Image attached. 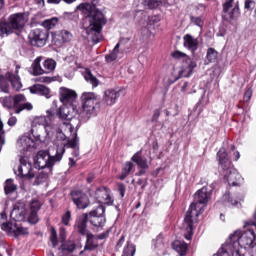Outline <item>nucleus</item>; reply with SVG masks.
<instances>
[{"mask_svg":"<svg viewBox=\"0 0 256 256\" xmlns=\"http://www.w3.org/2000/svg\"><path fill=\"white\" fill-rule=\"evenodd\" d=\"M207 59L210 63L217 60V51L213 48H209L207 51Z\"/></svg>","mask_w":256,"mask_h":256,"instance_id":"79ce46f5","label":"nucleus"},{"mask_svg":"<svg viewBox=\"0 0 256 256\" xmlns=\"http://www.w3.org/2000/svg\"><path fill=\"white\" fill-rule=\"evenodd\" d=\"M8 125L10 127H14V125H17V118L15 116H12L8 119Z\"/></svg>","mask_w":256,"mask_h":256,"instance_id":"bf43d9fd","label":"nucleus"},{"mask_svg":"<svg viewBox=\"0 0 256 256\" xmlns=\"http://www.w3.org/2000/svg\"><path fill=\"white\" fill-rule=\"evenodd\" d=\"M58 22L59 20L57 18H51L43 22V27H45L48 30L53 29V27H55V25H57Z\"/></svg>","mask_w":256,"mask_h":256,"instance_id":"58836bf2","label":"nucleus"},{"mask_svg":"<svg viewBox=\"0 0 256 256\" xmlns=\"http://www.w3.org/2000/svg\"><path fill=\"white\" fill-rule=\"evenodd\" d=\"M218 161L220 164V167L222 169V174L224 175V178L228 182L229 185L232 187H239L241 185L243 178L241 177V174L237 172L235 168H233V165L231 164V160H229V156L227 155V151L225 148H220V150L217 153Z\"/></svg>","mask_w":256,"mask_h":256,"instance_id":"39448f33","label":"nucleus"},{"mask_svg":"<svg viewBox=\"0 0 256 256\" xmlns=\"http://www.w3.org/2000/svg\"><path fill=\"white\" fill-rule=\"evenodd\" d=\"M93 6L89 3H82L76 7L78 11H82L88 17L89 26L86 29L87 35L91 36L93 43H99V35L103 25L107 23L103 12L95 7L99 0H91Z\"/></svg>","mask_w":256,"mask_h":256,"instance_id":"7ed1b4c3","label":"nucleus"},{"mask_svg":"<svg viewBox=\"0 0 256 256\" xmlns=\"http://www.w3.org/2000/svg\"><path fill=\"white\" fill-rule=\"evenodd\" d=\"M131 161L136 163V165H138L140 169H149V163L147 162L146 158H143V156H141V151L136 152L132 156Z\"/></svg>","mask_w":256,"mask_h":256,"instance_id":"c85d7f7f","label":"nucleus"},{"mask_svg":"<svg viewBox=\"0 0 256 256\" xmlns=\"http://www.w3.org/2000/svg\"><path fill=\"white\" fill-rule=\"evenodd\" d=\"M28 221H29V223H32V225H35L36 223H39V216H37V211L30 210Z\"/></svg>","mask_w":256,"mask_h":256,"instance_id":"37998d69","label":"nucleus"},{"mask_svg":"<svg viewBox=\"0 0 256 256\" xmlns=\"http://www.w3.org/2000/svg\"><path fill=\"white\" fill-rule=\"evenodd\" d=\"M62 141L61 146L63 147L64 151H65V147L67 149H72V155L73 157H79V138H77V136H75L72 140L67 138V135H65V139L64 140H60Z\"/></svg>","mask_w":256,"mask_h":256,"instance_id":"dca6fc26","label":"nucleus"},{"mask_svg":"<svg viewBox=\"0 0 256 256\" xmlns=\"http://www.w3.org/2000/svg\"><path fill=\"white\" fill-rule=\"evenodd\" d=\"M86 244L84 247L85 251H93V249H97L99 247V243L97 242V237L91 233L86 234Z\"/></svg>","mask_w":256,"mask_h":256,"instance_id":"cd10ccee","label":"nucleus"},{"mask_svg":"<svg viewBox=\"0 0 256 256\" xmlns=\"http://www.w3.org/2000/svg\"><path fill=\"white\" fill-rule=\"evenodd\" d=\"M184 47L195 53L199 49V40L193 37L191 34H186L183 37Z\"/></svg>","mask_w":256,"mask_h":256,"instance_id":"412c9836","label":"nucleus"},{"mask_svg":"<svg viewBox=\"0 0 256 256\" xmlns=\"http://www.w3.org/2000/svg\"><path fill=\"white\" fill-rule=\"evenodd\" d=\"M67 251L73 252L75 251V242H70L67 244Z\"/></svg>","mask_w":256,"mask_h":256,"instance_id":"0e129e2a","label":"nucleus"},{"mask_svg":"<svg viewBox=\"0 0 256 256\" xmlns=\"http://www.w3.org/2000/svg\"><path fill=\"white\" fill-rule=\"evenodd\" d=\"M25 215H27V210L24 206L15 205L10 213L11 219L14 221H24Z\"/></svg>","mask_w":256,"mask_h":256,"instance_id":"5701e85b","label":"nucleus"},{"mask_svg":"<svg viewBox=\"0 0 256 256\" xmlns=\"http://www.w3.org/2000/svg\"><path fill=\"white\" fill-rule=\"evenodd\" d=\"M210 199L211 192L207 190V186L199 189L194 194V201L192 202L189 210L186 213L183 224V227L186 231L184 237L185 239H187V241H190L191 237H193V225L197 223V218L199 217V215H201V213L205 211V206L203 205H207Z\"/></svg>","mask_w":256,"mask_h":256,"instance_id":"f03ea898","label":"nucleus"},{"mask_svg":"<svg viewBox=\"0 0 256 256\" xmlns=\"http://www.w3.org/2000/svg\"><path fill=\"white\" fill-rule=\"evenodd\" d=\"M161 113L159 112V110H155L153 117H152V121H157V119H159Z\"/></svg>","mask_w":256,"mask_h":256,"instance_id":"69168bd1","label":"nucleus"},{"mask_svg":"<svg viewBox=\"0 0 256 256\" xmlns=\"http://www.w3.org/2000/svg\"><path fill=\"white\" fill-rule=\"evenodd\" d=\"M60 129L62 133H64V135L68 133H73V125L69 123V120L62 122V124L60 125Z\"/></svg>","mask_w":256,"mask_h":256,"instance_id":"e433bc0d","label":"nucleus"},{"mask_svg":"<svg viewBox=\"0 0 256 256\" xmlns=\"http://www.w3.org/2000/svg\"><path fill=\"white\" fill-rule=\"evenodd\" d=\"M60 239H62V241H65V228L60 229Z\"/></svg>","mask_w":256,"mask_h":256,"instance_id":"774afa93","label":"nucleus"},{"mask_svg":"<svg viewBox=\"0 0 256 256\" xmlns=\"http://www.w3.org/2000/svg\"><path fill=\"white\" fill-rule=\"evenodd\" d=\"M25 23H27V16L25 13L12 14L9 17V22L0 24L1 37H4V35H11V33H15V31H21V29L25 27Z\"/></svg>","mask_w":256,"mask_h":256,"instance_id":"0eeeda50","label":"nucleus"},{"mask_svg":"<svg viewBox=\"0 0 256 256\" xmlns=\"http://www.w3.org/2000/svg\"><path fill=\"white\" fill-rule=\"evenodd\" d=\"M119 47H121V44L117 43L111 53L105 56L108 63H113V61H117V59H123V50L119 49Z\"/></svg>","mask_w":256,"mask_h":256,"instance_id":"a878e982","label":"nucleus"},{"mask_svg":"<svg viewBox=\"0 0 256 256\" xmlns=\"http://www.w3.org/2000/svg\"><path fill=\"white\" fill-rule=\"evenodd\" d=\"M30 93L34 95H42L43 97H46V99H49L51 91L47 86L41 85V84H35L30 87Z\"/></svg>","mask_w":256,"mask_h":256,"instance_id":"393cba45","label":"nucleus"},{"mask_svg":"<svg viewBox=\"0 0 256 256\" xmlns=\"http://www.w3.org/2000/svg\"><path fill=\"white\" fill-rule=\"evenodd\" d=\"M41 61H43V57H41V56L37 57L33 61L32 65L30 67V73L32 75H35V76L44 75L45 69L41 67Z\"/></svg>","mask_w":256,"mask_h":256,"instance_id":"bb28decb","label":"nucleus"},{"mask_svg":"<svg viewBox=\"0 0 256 256\" xmlns=\"http://www.w3.org/2000/svg\"><path fill=\"white\" fill-rule=\"evenodd\" d=\"M172 57H174L175 59H184V61L186 59H189V57L187 56V54L181 52V51H175L172 53Z\"/></svg>","mask_w":256,"mask_h":256,"instance_id":"de8ad7c7","label":"nucleus"},{"mask_svg":"<svg viewBox=\"0 0 256 256\" xmlns=\"http://www.w3.org/2000/svg\"><path fill=\"white\" fill-rule=\"evenodd\" d=\"M84 79L87 81V83H90L92 87H97V85H99V80L93 76L91 72H86L84 74Z\"/></svg>","mask_w":256,"mask_h":256,"instance_id":"c9c22d12","label":"nucleus"},{"mask_svg":"<svg viewBox=\"0 0 256 256\" xmlns=\"http://www.w3.org/2000/svg\"><path fill=\"white\" fill-rule=\"evenodd\" d=\"M23 101H25L23 94H19L14 97V105H19V103H23Z\"/></svg>","mask_w":256,"mask_h":256,"instance_id":"864d4df0","label":"nucleus"},{"mask_svg":"<svg viewBox=\"0 0 256 256\" xmlns=\"http://www.w3.org/2000/svg\"><path fill=\"white\" fill-rule=\"evenodd\" d=\"M60 101L63 105H72L77 101V92L75 90H71L69 88L61 87L59 89Z\"/></svg>","mask_w":256,"mask_h":256,"instance_id":"ddd939ff","label":"nucleus"},{"mask_svg":"<svg viewBox=\"0 0 256 256\" xmlns=\"http://www.w3.org/2000/svg\"><path fill=\"white\" fill-rule=\"evenodd\" d=\"M255 231L248 230L241 234L235 231L217 252V256H245V249H251L255 245Z\"/></svg>","mask_w":256,"mask_h":256,"instance_id":"f257e3e1","label":"nucleus"},{"mask_svg":"<svg viewBox=\"0 0 256 256\" xmlns=\"http://www.w3.org/2000/svg\"><path fill=\"white\" fill-rule=\"evenodd\" d=\"M133 255H135V246L128 244L124 248V252L122 256H133Z\"/></svg>","mask_w":256,"mask_h":256,"instance_id":"c03bdc74","label":"nucleus"},{"mask_svg":"<svg viewBox=\"0 0 256 256\" xmlns=\"http://www.w3.org/2000/svg\"><path fill=\"white\" fill-rule=\"evenodd\" d=\"M118 191L121 195V197H125V184H118Z\"/></svg>","mask_w":256,"mask_h":256,"instance_id":"13d9d810","label":"nucleus"},{"mask_svg":"<svg viewBox=\"0 0 256 256\" xmlns=\"http://www.w3.org/2000/svg\"><path fill=\"white\" fill-rule=\"evenodd\" d=\"M46 113V116L36 118L32 123V127H35V125H43L47 141H51V139L65 141V133H63L61 127L53 121V119H55L53 109L47 110Z\"/></svg>","mask_w":256,"mask_h":256,"instance_id":"20e7f679","label":"nucleus"},{"mask_svg":"<svg viewBox=\"0 0 256 256\" xmlns=\"http://www.w3.org/2000/svg\"><path fill=\"white\" fill-rule=\"evenodd\" d=\"M195 68H197V62L191 58H186L185 60H183L182 66L178 71L177 79H181V77L189 78L193 75V71Z\"/></svg>","mask_w":256,"mask_h":256,"instance_id":"4468645a","label":"nucleus"},{"mask_svg":"<svg viewBox=\"0 0 256 256\" xmlns=\"http://www.w3.org/2000/svg\"><path fill=\"white\" fill-rule=\"evenodd\" d=\"M0 144H5V134L3 133V122L0 120Z\"/></svg>","mask_w":256,"mask_h":256,"instance_id":"5fc2aeb1","label":"nucleus"},{"mask_svg":"<svg viewBox=\"0 0 256 256\" xmlns=\"http://www.w3.org/2000/svg\"><path fill=\"white\" fill-rule=\"evenodd\" d=\"M109 237V231L103 232L102 234H99L96 238L103 240V239H107Z\"/></svg>","mask_w":256,"mask_h":256,"instance_id":"e2e57ef3","label":"nucleus"},{"mask_svg":"<svg viewBox=\"0 0 256 256\" xmlns=\"http://www.w3.org/2000/svg\"><path fill=\"white\" fill-rule=\"evenodd\" d=\"M50 241L52 243V247H57V245H59V241L57 239V230H55V228L51 229Z\"/></svg>","mask_w":256,"mask_h":256,"instance_id":"a19ab883","label":"nucleus"},{"mask_svg":"<svg viewBox=\"0 0 256 256\" xmlns=\"http://www.w3.org/2000/svg\"><path fill=\"white\" fill-rule=\"evenodd\" d=\"M190 21L193 25H197V27H203V20L201 17L190 16Z\"/></svg>","mask_w":256,"mask_h":256,"instance_id":"49530a36","label":"nucleus"},{"mask_svg":"<svg viewBox=\"0 0 256 256\" xmlns=\"http://www.w3.org/2000/svg\"><path fill=\"white\" fill-rule=\"evenodd\" d=\"M172 247L179 255H185V253H187V243L184 241L176 240L173 242Z\"/></svg>","mask_w":256,"mask_h":256,"instance_id":"2f4dec72","label":"nucleus"},{"mask_svg":"<svg viewBox=\"0 0 256 256\" xmlns=\"http://www.w3.org/2000/svg\"><path fill=\"white\" fill-rule=\"evenodd\" d=\"M121 97L120 90H107L104 93L103 101L106 105H115V101Z\"/></svg>","mask_w":256,"mask_h":256,"instance_id":"4be33fe9","label":"nucleus"},{"mask_svg":"<svg viewBox=\"0 0 256 256\" xmlns=\"http://www.w3.org/2000/svg\"><path fill=\"white\" fill-rule=\"evenodd\" d=\"M69 221H71V211H67L62 216V223H63V225H69Z\"/></svg>","mask_w":256,"mask_h":256,"instance_id":"3c124183","label":"nucleus"},{"mask_svg":"<svg viewBox=\"0 0 256 256\" xmlns=\"http://www.w3.org/2000/svg\"><path fill=\"white\" fill-rule=\"evenodd\" d=\"M2 229L3 231H8V233H14L16 237H19V235H29V230L19 226L17 223L13 224L3 222Z\"/></svg>","mask_w":256,"mask_h":256,"instance_id":"f3484780","label":"nucleus"},{"mask_svg":"<svg viewBox=\"0 0 256 256\" xmlns=\"http://www.w3.org/2000/svg\"><path fill=\"white\" fill-rule=\"evenodd\" d=\"M144 5L148 7L149 9H155L159 3L155 0H145Z\"/></svg>","mask_w":256,"mask_h":256,"instance_id":"8fccbe9b","label":"nucleus"},{"mask_svg":"<svg viewBox=\"0 0 256 256\" xmlns=\"http://www.w3.org/2000/svg\"><path fill=\"white\" fill-rule=\"evenodd\" d=\"M48 37L47 31L35 29L30 34V43L33 47H45Z\"/></svg>","mask_w":256,"mask_h":256,"instance_id":"f8f14e48","label":"nucleus"},{"mask_svg":"<svg viewBox=\"0 0 256 256\" xmlns=\"http://www.w3.org/2000/svg\"><path fill=\"white\" fill-rule=\"evenodd\" d=\"M96 199L99 203H105L106 205H111L113 203V198H111V190L107 187L98 188L95 191Z\"/></svg>","mask_w":256,"mask_h":256,"instance_id":"a211bd4d","label":"nucleus"},{"mask_svg":"<svg viewBox=\"0 0 256 256\" xmlns=\"http://www.w3.org/2000/svg\"><path fill=\"white\" fill-rule=\"evenodd\" d=\"M154 247L155 249H159V250H162V249H165V244L163 243V237L161 236H158L154 242Z\"/></svg>","mask_w":256,"mask_h":256,"instance_id":"a18cd8bd","label":"nucleus"},{"mask_svg":"<svg viewBox=\"0 0 256 256\" xmlns=\"http://www.w3.org/2000/svg\"><path fill=\"white\" fill-rule=\"evenodd\" d=\"M251 97H253V92L251 90H246L245 94H244V101L245 103H249V101H251Z\"/></svg>","mask_w":256,"mask_h":256,"instance_id":"6e6d98bb","label":"nucleus"},{"mask_svg":"<svg viewBox=\"0 0 256 256\" xmlns=\"http://www.w3.org/2000/svg\"><path fill=\"white\" fill-rule=\"evenodd\" d=\"M133 167H134V164L132 162H126L122 168L121 175L118 176V179H120V181L127 179V177H129L131 171H133Z\"/></svg>","mask_w":256,"mask_h":256,"instance_id":"473e14b6","label":"nucleus"},{"mask_svg":"<svg viewBox=\"0 0 256 256\" xmlns=\"http://www.w3.org/2000/svg\"><path fill=\"white\" fill-rule=\"evenodd\" d=\"M33 109V104L27 102V103H22L19 105L18 108L15 109V113H21V111H31Z\"/></svg>","mask_w":256,"mask_h":256,"instance_id":"ea45409f","label":"nucleus"},{"mask_svg":"<svg viewBox=\"0 0 256 256\" xmlns=\"http://www.w3.org/2000/svg\"><path fill=\"white\" fill-rule=\"evenodd\" d=\"M250 255H251V256H256V243H254V244L250 247Z\"/></svg>","mask_w":256,"mask_h":256,"instance_id":"338daca9","label":"nucleus"},{"mask_svg":"<svg viewBox=\"0 0 256 256\" xmlns=\"http://www.w3.org/2000/svg\"><path fill=\"white\" fill-rule=\"evenodd\" d=\"M245 9H255V1L254 0H246L244 4Z\"/></svg>","mask_w":256,"mask_h":256,"instance_id":"603ef678","label":"nucleus"},{"mask_svg":"<svg viewBox=\"0 0 256 256\" xmlns=\"http://www.w3.org/2000/svg\"><path fill=\"white\" fill-rule=\"evenodd\" d=\"M71 197L78 209H87V207H89V197L87 194L76 190L71 192Z\"/></svg>","mask_w":256,"mask_h":256,"instance_id":"2eb2a0df","label":"nucleus"},{"mask_svg":"<svg viewBox=\"0 0 256 256\" xmlns=\"http://www.w3.org/2000/svg\"><path fill=\"white\" fill-rule=\"evenodd\" d=\"M19 69H21V66L16 65V74L8 72L5 75H0V90L3 93H9V81L12 84L13 89L16 91L21 89V78L17 75V73H19Z\"/></svg>","mask_w":256,"mask_h":256,"instance_id":"6e6552de","label":"nucleus"},{"mask_svg":"<svg viewBox=\"0 0 256 256\" xmlns=\"http://www.w3.org/2000/svg\"><path fill=\"white\" fill-rule=\"evenodd\" d=\"M234 1L235 0H225V3L223 4V11H224V13H228L230 15L231 19H233L235 14L239 13V6H235L233 8V2ZM229 9H232V11L229 12Z\"/></svg>","mask_w":256,"mask_h":256,"instance_id":"c756f323","label":"nucleus"},{"mask_svg":"<svg viewBox=\"0 0 256 256\" xmlns=\"http://www.w3.org/2000/svg\"><path fill=\"white\" fill-rule=\"evenodd\" d=\"M54 39L59 41V43H69V41L73 39V34L68 30H62L54 37Z\"/></svg>","mask_w":256,"mask_h":256,"instance_id":"7c9ffc66","label":"nucleus"},{"mask_svg":"<svg viewBox=\"0 0 256 256\" xmlns=\"http://www.w3.org/2000/svg\"><path fill=\"white\" fill-rule=\"evenodd\" d=\"M224 199H228V203H230V205H239V201L233 199V197H230L229 194L224 195Z\"/></svg>","mask_w":256,"mask_h":256,"instance_id":"4d7b16f0","label":"nucleus"},{"mask_svg":"<svg viewBox=\"0 0 256 256\" xmlns=\"http://www.w3.org/2000/svg\"><path fill=\"white\" fill-rule=\"evenodd\" d=\"M41 209V203L37 200H33L30 204V211H39Z\"/></svg>","mask_w":256,"mask_h":256,"instance_id":"09e8293b","label":"nucleus"},{"mask_svg":"<svg viewBox=\"0 0 256 256\" xmlns=\"http://www.w3.org/2000/svg\"><path fill=\"white\" fill-rule=\"evenodd\" d=\"M57 115L59 119H64L65 121H71L75 116V107L69 105H63L59 108Z\"/></svg>","mask_w":256,"mask_h":256,"instance_id":"6ab92c4d","label":"nucleus"},{"mask_svg":"<svg viewBox=\"0 0 256 256\" xmlns=\"http://www.w3.org/2000/svg\"><path fill=\"white\" fill-rule=\"evenodd\" d=\"M44 73H51L55 71V67H57V62L53 59H47L43 63Z\"/></svg>","mask_w":256,"mask_h":256,"instance_id":"72a5a7b5","label":"nucleus"},{"mask_svg":"<svg viewBox=\"0 0 256 256\" xmlns=\"http://www.w3.org/2000/svg\"><path fill=\"white\" fill-rule=\"evenodd\" d=\"M89 221V214L85 213L78 218L75 227L81 235H87V223Z\"/></svg>","mask_w":256,"mask_h":256,"instance_id":"b1692460","label":"nucleus"},{"mask_svg":"<svg viewBox=\"0 0 256 256\" xmlns=\"http://www.w3.org/2000/svg\"><path fill=\"white\" fill-rule=\"evenodd\" d=\"M97 96L93 92H84L82 94L83 112L82 115L86 119H91V117L97 116Z\"/></svg>","mask_w":256,"mask_h":256,"instance_id":"1a4fd4ad","label":"nucleus"},{"mask_svg":"<svg viewBox=\"0 0 256 256\" xmlns=\"http://www.w3.org/2000/svg\"><path fill=\"white\" fill-rule=\"evenodd\" d=\"M17 147L19 151H28L31 147H34L35 141L30 136H21L17 141Z\"/></svg>","mask_w":256,"mask_h":256,"instance_id":"aec40b11","label":"nucleus"},{"mask_svg":"<svg viewBox=\"0 0 256 256\" xmlns=\"http://www.w3.org/2000/svg\"><path fill=\"white\" fill-rule=\"evenodd\" d=\"M35 177L34 185H41V183L47 181L49 174L47 172H40L38 175L36 174Z\"/></svg>","mask_w":256,"mask_h":256,"instance_id":"4c0bfd02","label":"nucleus"},{"mask_svg":"<svg viewBox=\"0 0 256 256\" xmlns=\"http://www.w3.org/2000/svg\"><path fill=\"white\" fill-rule=\"evenodd\" d=\"M0 217H1L0 223L3 227V223H8V222H6L7 221V213H5V211L1 212Z\"/></svg>","mask_w":256,"mask_h":256,"instance_id":"052dcab7","label":"nucleus"},{"mask_svg":"<svg viewBox=\"0 0 256 256\" xmlns=\"http://www.w3.org/2000/svg\"><path fill=\"white\" fill-rule=\"evenodd\" d=\"M65 154V148L58 147L56 149V155L51 156L47 151H39L34 159L35 167L38 169H48L49 173H51V169H53V165L59 163L63 159V155Z\"/></svg>","mask_w":256,"mask_h":256,"instance_id":"423d86ee","label":"nucleus"},{"mask_svg":"<svg viewBox=\"0 0 256 256\" xmlns=\"http://www.w3.org/2000/svg\"><path fill=\"white\" fill-rule=\"evenodd\" d=\"M14 173L17 177H22L24 179H33L36 175L31 162L25 158L20 159V164L14 168Z\"/></svg>","mask_w":256,"mask_h":256,"instance_id":"9b49d317","label":"nucleus"},{"mask_svg":"<svg viewBox=\"0 0 256 256\" xmlns=\"http://www.w3.org/2000/svg\"><path fill=\"white\" fill-rule=\"evenodd\" d=\"M3 105H4V107H11V98H9V97H4L3 98Z\"/></svg>","mask_w":256,"mask_h":256,"instance_id":"680f3d73","label":"nucleus"},{"mask_svg":"<svg viewBox=\"0 0 256 256\" xmlns=\"http://www.w3.org/2000/svg\"><path fill=\"white\" fill-rule=\"evenodd\" d=\"M4 191H5L6 195H11V193H15V191H17V185H15V183H13L12 179L6 180L5 185H4Z\"/></svg>","mask_w":256,"mask_h":256,"instance_id":"f704fd0d","label":"nucleus"},{"mask_svg":"<svg viewBox=\"0 0 256 256\" xmlns=\"http://www.w3.org/2000/svg\"><path fill=\"white\" fill-rule=\"evenodd\" d=\"M89 217V221L93 227L103 229L105 223H107V219L105 218V206L99 204L97 208L90 211Z\"/></svg>","mask_w":256,"mask_h":256,"instance_id":"9d476101","label":"nucleus"}]
</instances>
